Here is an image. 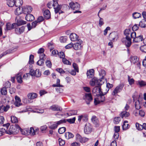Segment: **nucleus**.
I'll list each match as a JSON object with an SVG mask.
<instances>
[{"mask_svg":"<svg viewBox=\"0 0 146 146\" xmlns=\"http://www.w3.org/2000/svg\"><path fill=\"white\" fill-rule=\"evenodd\" d=\"M25 27L24 26L16 28L15 29L16 33L17 34H20L23 33L25 31Z\"/></svg>","mask_w":146,"mask_h":146,"instance_id":"17","label":"nucleus"},{"mask_svg":"<svg viewBox=\"0 0 146 146\" xmlns=\"http://www.w3.org/2000/svg\"><path fill=\"white\" fill-rule=\"evenodd\" d=\"M82 137L81 136L78 134H77L76 135V140L77 141H79L81 142Z\"/></svg>","mask_w":146,"mask_h":146,"instance_id":"62","label":"nucleus"},{"mask_svg":"<svg viewBox=\"0 0 146 146\" xmlns=\"http://www.w3.org/2000/svg\"><path fill=\"white\" fill-rule=\"evenodd\" d=\"M109 38L110 40L113 41L117 40V33L115 32H113L109 35Z\"/></svg>","mask_w":146,"mask_h":146,"instance_id":"14","label":"nucleus"},{"mask_svg":"<svg viewBox=\"0 0 146 146\" xmlns=\"http://www.w3.org/2000/svg\"><path fill=\"white\" fill-rule=\"evenodd\" d=\"M92 92L93 93H96L97 95H104V94L101 91L100 86L94 87L92 90Z\"/></svg>","mask_w":146,"mask_h":146,"instance_id":"11","label":"nucleus"},{"mask_svg":"<svg viewBox=\"0 0 146 146\" xmlns=\"http://www.w3.org/2000/svg\"><path fill=\"white\" fill-rule=\"evenodd\" d=\"M58 55L60 58H62V59L64 58L65 56L64 54L62 52H60L58 53Z\"/></svg>","mask_w":146,"mask_h":146,"instance_id":"61","label":"nucleus"},{"mask_svg":"<svg viewBox=\"0 0 146 146\" xmlns=\"http://www.w3.org/2000/svg\"><path fill=\"white\" fill-rule=\"evenodd\" d=\"M137 129L139 130H142V125L136 123L135 124Z\"/></svg>","mask_w":146,"mask_h":146,"instance_id":"60","label":"nucleus"},{"mask_svg":"<svg viewBox=\"0 0 146 146\" xmlns=\"http://www.w3.org/2000/svg\"><path fill=\"white\" fill-rule=\"evenodd\" d=\"M124 85L123 83H121L117 86L113 91L112 94L113 96H116L117 94L121 92L122 90Z\"/></svg>","mask_w":146,"mask_h":146,"instance_id":"5","label":"nucleus"},{"mask_svg":"<svg viewBox=\"0 0 146 146\" xmlns=\"http://www.w3.org/2000/svg\"><path fill=\"white\" fill-rule=\"evenodd\" d=\"M120 121V117H115L114 119V123L117 124Z\"/></svg>","mask_w":146,"mask_h":146,"instance_id":"57","label":"nucleus"},{"mask_svg":"<svg viewBox=\"0 0 146 146\" xmlns=\"http://www.w3.org/2000/svg\"><path fill=\"white\" fill-rule=\"evenodd\" d=\"M22 134L25 135H28L30 134L29 128H25L22 130L21 128L20 130Z\"/></svg>","mask_w":146,"mask_h":146,"instance_id":"28","label":"nucleus"},{"mask_svg":"<svg viewBox=\"0 0 146 146\" xmlns=\"http://www.w3.org/2000/svg\"><path fill=\"white\" fill-rule=\"evenodd\" d=\"M15 101L14 103V105L15 106L19 107L22 105L21 100L18 96H16L15 97Z\"/></svg>","mask_w":146,"mask_h":146,"instance_id":"20","label":"nucleus"},{"mask_svg":"<svg viewBox=\"0 0 146 146\" xmlns=\"http://www.w3.org/2000/svg\"><path fill=\"white\" fill-rule=\"evenodd\" d=\"M88 119L87 115L85 114H83L78 116V121H81V120L83 121H87Z\"/></svg>","mask_w":146,"mask_h":146,"instance_id":"22","label":"nucleus"},{"mask_svg":"<svg viewBox=\"0 0 146 146\" xmlns=\"http://www.w3.org/2000/svg\"><path fill=\"white\" fill-rule=\"evenodd\" d=\"M62 61L65 64L68 65H71V62L65 58L62 59Z\"/></svg>","mask_w":146,"mask_h":146,"instance_id":"53","label":"nucleus"},{"mask_svg":"<svg viewBox=\"0 0 146 146\" xmlns=\"http://www.w3.org/2000/svg\"><path fill=\"white\" fill-rule=\"evenodd\" d=\"M64 135L65 138L67 139L72 138L74 136V135L72 133L69 132L66 133Z\"/></svg>","mask_w":146,"mask_h":146,"instance_id":"34","label":"nucleus"},{"mask_svg":"<svg viewBox=\"0 0 146 146\" xmlns=\"http://www.w3.org/2000/svg\"><path fill=\"white\" fill-rule=\"evenodd\" d=\"M105 82V80L104 78L98 80L96 78L94 77L90 81V84L92 86H94L96 84L100 86L103 84Z\"/></svg>","mask_w":146,"mask_h":146,"instance_id":"2","label":"nucleus"},{"mask_svg":"<svg viewBox=\"0 0 146 146\" xmlns=\"http://www.w3.org/2000/svg\"><path fill=\"white\" fill-rule=\"evenodd\" d=\"M58 0H53V6L54 8V9L55 12V13H59L60 14L61 12L60 11V6H58L57 1Z\"/></svg>","mask_w":146,"mask_h":146,"instance_id":"10","label":"nucleus"},{"mask_svg":"<svg viewBox=\"0 0 146 146\" xmlns=\"http://www.w3.org/2000/svg\"><path fill=\"white\" fill-rule=\"evenodd\" d=\"M58 127L56 123V122H54L53 124L51 125L49 127V128L52 129H54Z\"/></svg>","mask_w":146,"mask_h":146,"instance_id":"47","label":"nucleus"},{"mask_svg":"<svg viewBox=\"0 0 146 146\" xmlns=\"http://www.w3.org/2000/svg\"><path fill=\"white\" fill-rule=\"evenodd\" d=\"M22 11V9H21V7H18L15 11V14L16 15H19L21 14Z\"/></svg>","mask_w":146,"mask_h":146,"instance_id":"42","label":"nucleus"},{"mask_svg":"<svg viewBox=\"0 0 146 146\" xmlns=\"http://www.w3.org/2000/svg\"><path fill=\"white\" fill-rule=\"evenodd\" d=\"M128 121H125L123 123V124L122 125L123 129V130H126L128 128L129 126V124H127Z\"/></svg>","mask_w":146,"mask_h":146,"instance_id":"40","label":"nucleus"},{"mask_svg":"<svg viewBox=\"0 0 146 146\" xmlns=\"http://www.w3.org/2000/svg\"><path fill=\"white\" fill-rule=\"evenodd\" d=\"M34 56L31 55L29 57V63L30 64H32L34 63L33 61Z\"/></svg>","mask_w":146,"mask_h":146,"instance_id":"55","label":"nucleus"},{"mask_svg":"<svg viewBox=\"0 0 146 146\" xmlns=\"http://www.w3.org/2000/svg\"><path fill=\"white\" fill-rule=\"evenodd\" d=\"M82 41L80 39H78L77 42L73 44V48L76 50L81 49L82 48Z\"/></svg>","mask_w":146,"mask_h":146,"instance_id":"7","label":"nucleus"},{"mask_svg":"<svg viewBox=\"0 0 146 146\" xmlns=\"http://www.w3.org/2000/svg\"><path fill=\"white\" fill-rule=\"evenodd\" d=\"M35 76L36 77H39L41 76V73L39 72V69H36L35 70Z\"/></svg>","mask_w":146,"mask_h":146,"instance_id":"51","label":"nucleus"},{"mask_svg":"<svg viewBox=\"0 0 146 146\" xmlns=\"http://www.w3.org/2000/svg\"><path fill=\"white\" fill-rule=\"evenodd\" d=\"M32 10V8L31 6H26L22 8V12L24 14L30 13Z\"/></svg>","mask_w":146,"mask_h":146,"instance_id":"12","label":"nucleus"},{"mask_svg":"<svg viewBox=\"0 0 146 146\" xmlns=\"http://www.w3.org/2000/svg\"><path fill=\"white\" fill-rule=\"evenodd\" d=\"M19 16L16 17L15 19V21H17V24L18 26H20L21 25H24L26 23V22L24 21L21 19L18 20V19L19 18Z\"/></svg>","mask_w":146,"mask_h":146,"instance_id":"25","label":"nucleus"},{"mask_svg":"<svg viewBox=\"0 0 146 146\" xmlns=\"http://www.w3.org/2000/svg\"><path fill=\"white\" fill-rule=\"evenodd\" d=\"M131 38H133V42H138L143 40V36L141 35L136 36V33L133 32L131 35Z\"/></svg>","mask_w":146,"mask_h":146,"instance_id":"4","label":"nucleus"},{"mask_svg":"<svg viewBox=\"0 0 146 146\" xmlns=\"http://www.w3.org/2000/svg\"><path fill=\"white\" fill-rule=\"evenodd\" d=\"M92 126L89 123H87L84 127V133L86 134H88L91 133L92 131Z\"/></svg>","mask_w":146,"mask_h":146,"instance_id":"9","label":"nucleus"},{"mask_svg":"<svg viewBox=\"0 0 146 146\" xmlns=\"http://www.w3.org/2000/svg\"><path fill=\"white\" fill-rule=\"evenodd\" d=\"M4 127H6L5 133L9 134H15L18 133L19 130L21 129V127L17 124H16L15 125H11L9 128V123L3 125Z\"/></svg>","mask_w":146,"mask_h":146,"instance_id":"1","label":"nucleus"},{"mask_svg":"<svg viewBox=\"0 0 146 146\" xmlns=\"http://www.w3.org/2000/svg\"><path fill=\"white\" fill-rule=\"evenodd\" d=\"M141 102L139 100L136 101L135 103V106L136 109L139 110L141 108Z\"/></svg>","mask_w":146,"mask_h":146,"instance_id":"31","label":"nucleus"},{"mask_svg":"<svg viewBox=\"0 0 146 146\" xmlns=\"http://www.w3.org/2000/svg\"><path fill=\"white\" fill-rule=\"evenodd\" d=\"M138 59L137 56H132L131 57V62L132 63L135 64L138 62Z\"/></svg>","mask_w":146,"mask_h":146,"instance_id":"41","label":"nucleus"},{"mask_svg":"<svg viewBox=\"0 0 146 146\" xmlns=\"http://www.w3.org/2000/svg\"><path fill=\"white\" fill-rule=\"evenodd\" d=\"M145 112L143 110H140L139 111L138 115L141 117H143L145 115Z\"/></svg>","mask_w":146,"mask_h":146,"instance_id":"64","label":"nucleus"},{"mask_svg":"<svg viewBox=\"0 0 146 146\" xmlns=\"http://www.w3.org/2000/svg\"><path fill=\"white\" fill-rule=\"evenodd\" d=\"M77 111L76 110H71L69 111L67 113V114L68 116L75 115L77 114Z\"/></svg>","mask_w":146,"mask_h":146,"instance_id":"43","label":"nucleus"},{"mask_svg":"<svg viewBox=\"0 0 146 146\" xmlns=\"http://www.w3.org/2000/svg\"><path fill=\"white\" fill-rule=\"evenodd\" d=\"M46 58H40V59L37 62V64L41 66L44 64V60Z\"/></svg>","mask_w":146,"mask_h":146,"instance_id":"48","label":"nucleus"},{"mask_svg":"<svg viewBox=\"0 0 146 146\" xmlns=\"http://www.w3.org/2000/svg\"><path fill=\"white\" fill-rule=\"evenodd\" d=\"M94 69H91L88 70L87 72V78H93L94 76Z\"/></svg>","mask_w":146,"mask_h":146,"instance_id":"18","label":"nucleus"},{"mask_svg":"<svg viewBox=\"0 0 146 146\" xmlns=\"http://www.w3.org/2000/svg\"><path fill=\"white\" fill-rule=\"evenodd\" d=\"M100 19L99 21L98 26L99 27H101L104 24V19L103 18L99 17Z\"/></svg>","mask_w":146,"mask_h":146,"instance_id":"50","label":"nucleus"},{"mask_svg":"<svg viewBox=\"0 0 146 146\" xmlns=\"http://www.w3.org/2000/svg\"><path fill=\"white\" fill-rule=\"evenodd\" d=\"M66 122V121L65 119H63L56 122V123L57 126H58V125H60L63 123H65Z\"/></svg>","mask_w":146,"mask_h":146,"instance_id":"56","label":"nucleus"},{"mask_svg":"<svg viewBox=\"0 0 146 146\" xmlns=\"http://www.w3.org/2000/svg\"><path fill=\"white\" fill-rule=\"evenodd\" d=\"M7 5L10 7H12L15 5L14 0H9L7 2Z\"/></svg>","mask_w":146,"mask_h":146,"instance_id":"39","label":"nucleus"},{"mask_svg":"<svg viewBox=\"0 0 146 146\" xmlns=\"http://www.w3.org/2000/svg\"><path fill=\"white\" fill-rule=\"evenodd\" d=\"M29 130L30 135H33L35 134L36 131L33 127H31L29 128Z\"/></svg>","mask_w":146,"mask_h":146,"instance_id":"49","label":"nucleus"},{"mask_svg":"<svg viewBox=\"0 0 146 146\" xmlns=\"http://www.w3.org/2000/svg\"><path fill=\"white\" fill-rule=\"evenodd\" d=\"M59 144L60 146H62L65 143V142L64 140L61 138H59L58 139Z\"/></svg>","mask_w":146,"mask_h":146,"instance_id":"58","label":"nucleus"},{"mask_svg":"<svg viewBox=\"0 0 146 146\" xmlns=\"http://www.w3.org/2000/svg\"><path fill=\"white\" fill-rule=\"evenodd\" d=\"M137 84L141 87L146 86V82L143 80H139L137 82Z\"/></svg>","mask_w":146,"mask_h":146,"instance_id":"26","label":"nucleus"},{"mask_svg":"<svg viewBox=\"0 0 146 146\" xmlns=\"http://www.w3.org/2000/svg\"><path fill=\"white\" fill-rule=\"evenodd\" d=\"M56 70L61 74H68L69 72V70L67 68L63 70L61 68H58L56 69Z\"/></svg>","mask_w":146,"mask_h":146,"instance_id":"23","label":"nucleus"},{"mask_svg":"<svg viewBox=\"0 0 146 146\" xmlns=\"http://www.w3.org/2000/svg\"><path fill=\"white\" fill-rule=\"evenodd\" d=\"M44 49L43 48H40L38 52V53L39 54L40 58H46V56L43 53Z\"/></svg>","mask_w":146,"mask_h":146,"instance_id":"19","label":"nucleus"},{"mask_svg":"<svg viewBox=\"0 0 146 146\" xmlns=\"http://www.w3.org/2000/svg\"><path fill=\"white\" fill-rule=\"evenodd\" d=\"M76 120L75 117H74L72 119H66V121L70 123H74Z\"/></svg>","mask_w":146,"mask_h":146,"instance_id":"54","label":"nucleus"},{"mask_svg":"<svg viewBox=\"0 0 146 146\" xmlns=\"http://www.w3.org/2000/svg\"><path fill=\"white\" fill-rule=\"evenodd\" d=\"M66 131V128L65 127L60 128L58 130V132L60 134H62L64 133Z\"/></svg>","mask_w":146,"mask_h":146,"instance_id":"52","label":"nucleus"},{"mask_svg":"<svg viewBox=\"0 0 146 146\" xmlns=\"http://www.w3.org/2000/svg\"><path fill=\"white\" fill-rule=\"evenodd\" d=\"M141 14L139 13L135 12L133 14V17L134 19L138 18L141 17Z\"/></svg>","mask_w":146,"mask_h":146,"instance_id":"45","label":"nucleus"},{"mask_svg":"<svg viewBox=\"0 0 146 146\" xmlns=\"http://www.w3.org/2000/svg\"><path fill=\"white\" fill-rule=\"evenodd\" d=\"M70 40L72 41H77L78 40V36L75 33H71L70 36Z\"/></svg>","mask_w":146,"mask_h":146,"instance_id":"21","label":"nucleus"},{"mask_svg":"<svg viewBox=\"0 0 146 146\" xmlns=\"http://www.w3.org/2000/svg\"><path fill=\"white\" fill-rule=\"evenodd\" d=\"M139 25L142 28H145L146 27V20H142L139 22Z\"/></svg>","mask_w":146,"mask_h":146,"instance_id":"35","label":"nucleus"},{"mask_svg":"<svg viewBox=\"0 0 146 146\" xmlns=\"http://www.w3.org/2000/svg\"><path fill=\"white\" fill-rule=\"evenodd\" d=\"M121 41L127 47H130L131 44V39L129 36H126L121 39Z\"/></svg>","mask_w":146,"mask_h":146,"instance_id":"6","label":"nucleus"},{"mask_svg":"<svg viewBox=\"0 0 146 146\" xmlns=\"http://www.w3.org/2000/svg\"><path fill=\"white\" fill-rule=\"evenodd\" d=\"M91 120L96 127H97L99 125V120L96 116H93L91 118Z\"/></svg>","mask_w":146,"mask_h":146,"instance_id":"15","label":"nucleus"},{"mask_svg":"<svg viewBox=\"0 0 146 146\" xmlns=\"http://www.w3.org/2000/svg\"><path fill=\"white\" fill-rule=\"evenodd\" d=\"M69 5L71 9L75 10L73 12L74 13H81L82 12L81 11L78 10L80 8V5L77 2L74 3L73 2H72L70 3Z\"/></svg>","mask_w":146,"mask_h":146,"instance_id":"3","label":"nucleus"},{"mask_svg":"<svg viewBox=\"0 0 146 146\" xmlns=\"http://www.w3.org/2000/svg\"><path fill=\"white\" fill-rule=\"evenodd\" d=\"M129 112L126 111H123L122 112L120 115V116L122 118H126L127 117L129 116Z\"/></svg>","mask_w":146,"mask_h":146,"instance_id":"30","label":"nucleus"},{"mask_svg":"<svg viewBox=\"0 0 146 146\" xmlns=\"http://www.w3.org/2000/svg\"><path fill=\"white\" fill-rule=\"evenodd\" d=\"M22 79L21 73H19L17 75L16 79L18 82L19 83H21L23 82Z\"/></svg>","mask_w":146,"mask_h":146,"instance_id":"37","label":"nucleus"},{"mask_svg":"<svg viewBox=\"0 0 146 146\" xmlns=\"http://www.w3.org/2000/svg\"><path fill=\"white\" fill-rule=\"evenodd\" d=\"M84 99L86 104H89L90 102L92 100L91 94L90 93L86 94Z\"/></svg>","mask_w":146,"mask_h":146,"instance_id":"13","label":"nucleus"},{"mask_svg":"<svg viewBox=\"0 0 146 146\" xmlns=\"http://www.w3.org/2000/svg\"><path fill=\"white\" fill-rule=\"evenodd\" d=\"M140 49L141 51L146 53V45L141 46Z\"/></svg>","mask_w":146,"mask_h":146,"instance_id":"59","label":"nucleus"},{"mask_svg":"<svg viewBox=\"0 0 146 146\" xmlns=\"http://www.w3.org/2000/svg\"><path fill=\"white\" fill-rule=\"evenodd\" d=\"M128 80L129 84L130 86H131L134 84L135 80L133 78H131L129 76H128Z\"/></svg>","mask_w":146,"mask_h":146,"instance_id":"44","label":"nucleus"},{"mask_svg":"<svg viewBox=\"0 0 146 146\" xmlns=\"http://www.w3.org/2000/svg\"><path fill=\"white\" fill-rule=\"evenodd\" d=\"M1 92L2 95H5L7 93V91L5 88H2L1 90Z\"/></svg>","mask_w":146,"mask_h":146,"instance_id":"63","label":"nucleus"},{"mask_svg":"<svg viewBox=\"0 0 146 146\" xmlns=\"http://www.w3.org/2000/svg\"><path fill=\"white\" fill-rule=\"evenodd\" d=\"M49 109L54 111H61L62 108L57 105H53L49 108Z\"/></svg>","mask_w":146,"mask_h":146,"instance_id":"16","label":"nucleus"},{"mask_svg":"<svg viewBox=\"0 0 146 146\" xmlns=\"http://www.w3.org/2000/svg\"><path fill=\"white\" fill-rule=\"evenodd\" d=\"M15 3L16 7H20L22 5L23 2L22 0H15Z\"/></svg>","mask_w":146,"mask_h":146,"instance_id":"32","label":"nucleus"},{"mask_svg":"<svg viewBox=\"0 0 146 146\" xmlns=\"http://www.w3.org/2000/svg\"><path fill=\"white\" fill-rule=\"evenodd\" d=\"M25 18L27 21H32L35 19L34 16L31 14H27V15Z\"/></svg>","mask_w":146,"mask_h":146,"instance_id":"24","label":"nucleus"},{"mask_svg":"<svg viewBox=\"0 0 146 146\" xmlns=\"http://www.w3.org/2000/svg\"><path fill=\"white\" fill-rule=\"evenodd\" d=\"M99 72L100 76L102 77L101 79H102V78H104L105 80V81L106 79L104 78V77L105 76L106 74V72L104 70L100 69L99 71Z\"/></svg>","mask_w":146,"mask_h":146,"instance_id":"36","label":"nucleus"},{"mask_svg":"<svg viewBox=\"0 0 146 146\" xmlns=\"http://www.w3.org/2000/svg\"><path fill=\"white\" fill-rule=\"evenodd\" d=\"M133 32H132L130 29H126L125 30L124 34L126 36H129L128 35H130V36L131 37V35L133 33Z\"/></svg>","mask_w":146,"mask_h":146,"instance_id":"38","label":"nucleus"},{"mask_svg":"<svg viewBox=\"0 0 146 146\" xmlns=\"http://www.w3.org/2000/svg\"><path fill=\"white\" fill-rule=\"evenodd\" d=\"M104 95H98L99 96L98 98H95L94 103L95 105H97L104 101L105 98Z\"/></svg>","mask_w":146,"mask_h":146,"instance_id":"8","label":"nucleus"},{"mask_svg":"<svg viewBox=\"0 0 146 146\" xmlns=\"http://www.w3.org/2000/svg\"><path fill=\"white\" fill-rule=\"evenodd\" d=\"M28 98L30 99H33L37 97V94L34 93H29L28 94Z\"/></svg>","mask_w":146,"mask_h":146,"instance_id":"29","label":"nucleus"},{"mask_svg":"<svg viewBox=\"0 0 146 146\" xmlns=\"http://www.w3.org/2000/svg\"><path fill=\"white\" fill-rule=\"evenodd\" d=\"M11 121L13 123H16L18 122V120L16 117L12 116H11Z\"/></svg>","mask_w":146,"mask_h":146,"instance_id":"46","label":"nucleus"},{"mask_svg":"<svg viewBox=\"0 0 146 146\" xmlns=\"http://www.w3.org/2000/svg\"><path fill=\"white\" fill-rule=\"evenodd\" d=\"M15 24L13 23L11 24L9 23H7L6 24V29L7 30H11L14 28V26L15 25Z\"/></svg>","mask_w":146,"mask_h":146,"instance_id":"33","label":"nucleus"},{"mask_svg":"<svg viewBox=\"0 0 146 146\" xmlns=\"http://www.w3.org/2000/svg\"><path fill=\"white\" fill-rule=\"evenodd\" d=\"M44 16L46 19H48L50 17V11L48 10H45L44 13Z\"/></svg>","mask_w":146,"mask_h":146,"instance_id":"27","label":"nucleus"}]
</instances>
